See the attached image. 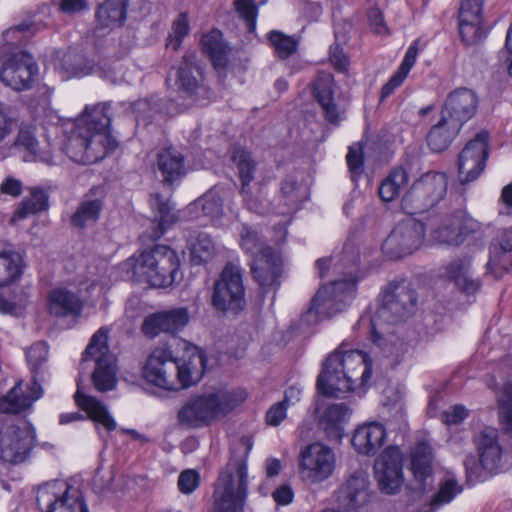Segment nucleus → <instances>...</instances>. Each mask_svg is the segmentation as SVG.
<instances>
[{
    "label": "nucleus",
    "mask_w": 512,
    "mask_h": 512,
    "mask_svg": "<svg viewBox=\"0 0 512 512\" xmlns=\"http://www.w3.org/2000/svg\"><path fill=\"white\" fill-rule=\"evenodd\" d=\"M461 492L462 487L458 484L457 480L453 476L448 475L439 483V490L431 500L429 509L426 512H434L442 505L450 503Z\"/></svg>",
    "instance_id": "3c124183"
},
{
    "label": "nucleus",
    "mask_w": 512,
    "mask_h": 512,
    "mask_svg": "<svg viewBox=\"0 0 512 512\" xmlns=\"http://www.w3.org/2000/svg\"><path fill=\"white\" fill-rule=\"evenodd\" d=\"M141 331L150 339L157 337L161 333L167 334V329L165 327L161 311L147 315L143 320Z\"/></svg>",
    "instance_id": "bf43d9fd"
},
{
    "label": "nucleus",
    "mask_w": 512,
    "mask_h": 512,
    "mask_svg": "<svg viewBox=\"0 0 512 512\" xmlns=\"http://www.w3.org/2000/svg\"><path fill=\"white\" fill-rule=\"evenodd\" d=\"M489 157V134L481 131L469 140L458 156L460 184L474 182L484 172Z\"/></svg>",
    "instance_id": "f3484780"
},
{
    "label": "nucleus",
    "mask_w": 512,
    "mask_h": 512,
    "mask_svg": "<svg viewBox=\"0 0 512 512\" xmlns=\"http://www.w3.org/2000/svg\"><path fill=\"white\" fill-rule=\"evenodd\" d=\"M103 206V199L94 197L93 189H91L89 193L83 196L72 214L70 218L71 225L79 229L94 225L100 217Z\"/></svg>",
    "instance_id": "e433bc0d"
},
{
    "label": "nucleus",
    "mask_w": 512,
    "mask_h": 512,
    "mask_svg": "<svg viewBox=\"0 0 512 512\" xmlns=\"http://www.w3.org/2000/svg\"><path fill=\"white\" fill-rule=\"evenodd\" d=\"M195 208H200L205 216L211 218L220 217L223 214V198L219 189L212 188L193 204Z\"/></svg>",
    "instance_id": "603ef678"
},
{
    "label": "nucleus",
    "mask_w": 512,
    "mask_h": 512,
    "mask_svg": "<svg viewBox=\"0 0 512 512\" xmlns=\"http://www.w3.org/2000/svg\"><path fill=\"white\" fill-rule=\"evenodd\" d=\"M14 145L27 153L25 156L27 161H36L41 159L39 155V142L31 130L20 128Z\"/></svg>",
    "instance_id": "5fc2aeb1"
},
{
    "label": "nucleus",
    "mask_w": 512,
    "mask_h": 512,
    "mask_svg": "<svg viewBox=\"0 0 512 512\" xmlns=\"http://www.w3.org/2000/svg\"><path fill=\"white\" fill-rule=\"evenodd\" d=\"M369 27L373 33L378 35H388L389 30L385 23L383 13L379 8H370L367 13Z\"/></svg>",
    "instance_id": "774afa93"
},
{
    "label": "nucleus",
    "mask_w": 512,
    "mask_h": 512,
    "mask_svg": "<svg viewBox=\"0 0 512 512\" xmlns=\"http://www.w3.org/2000/svg\"><path fill=\"white\" fill-rule=\"evenodd\" d=\"M477 449L481 466L489 473L504 472L512 465V456L503 451L494 428L486 427L480 432Z\"/></svg>",
    "instance_id": "5701e85b"
},
{
    "label": "nucleus",
    "mask_w": 512,
    "mask_h": 512,
    "mask_svg": "<svg viewBox=\"0 0 512 512\" xmlns=\"http://www.w3.org/2000/svg\"><path fill=\"white\" fill-rule=\"evenodd\" d=\"M460 130L461 127L458 124H454L441 115L438 122L430 128L426 136L427 145L433 152H443L449 148Z\"/></svg>",
    "instance_id": "c9c22d12"
},
{
    "label": "nucleus",
    "mask_w": 512,
    "mask_h": 512,
    "mask_svg": "<svg viewBox=\"0 0 512 512\" xmlns=\"http://www.w3.org/2000/svg\"><path fill=\"white\" fill-rule=\"evenodd\" d=\"M361 370L362 381L372 376V364L359 350L343 351L342 347L331 353L317 378V390L326 397H339L340 393L353 391V381L358 379L355 370Z\"/></svg>",
    "instance_id": "20e7f679"
},
{
    "label": "nucleus",
    "mask_w": 512,
    "mask_h": 512,
    "mask_svg": "<svg viewBox=\"0 0 512 512\" xmlns=\"http://www.w3.org/2000/svg\"><path fill=\"white\" fill-rule=\"evenodd\" d=\"M251 446L244 442L231 449V457L220 472L214 496L216 512H243L247 497V458Z\"/></svg>",
    "instance_id": "39448f33"
},
{
    "label": "nucleus",
    "mask_w": 512,
    "mask_h": 512,
    "mask_svg": "<svg viewBox=\"0 0 512 512\" xmlns=\"http://www.w3.org/2000/svg\"><path fill=\"white\" fill-rule=\"evenodd\" d=\"M216 394L217 402L219 403L218 411L220 415L227 414L237 405L242 403L247 397V393L241 389L219 392Z\"/></svg>",
    "instance_id": "4d7b16f0"
},
{
    "label": "nucleus",
    "mask_w": 512,
    "mask_h": 512,
    "mask_svg": "<svg viewBox=\"0 0 512 512\" xmlns=\"http://www.w3.org/2000/svg\"><path fill=\"white\" fill-rule=\"evenodd\" d=\"M95 362L92 382L98 391L106 392L116 386V359L110 353L108 346V329L101 327L91 337L83 352L80 374L85 371V363Z\"/></svg>",
    "instance_id": "1a4fd4ad"
},
{
    "label": "nucleus",
    "mask_w": 512,
    "mask_h": 512,
    "mask_svg": "<svg viewBox=\"0 0 512 512\" xmlns=\"http://www.w3.org/2000/svg\"><path fill=\"white\" fill-rule=\"evenodd\" d=\"M38 75V65L25 51L13 53L0 68V80L16 91L31 89Z\"/></svg>",
    "instance_id": "a211bd4d"
},
{
    "label": "nucleus",
    "mask_w": 512,
    "mask_h": 512,
    "mask_svg": "<svg viewBox=\"0 0 512 512\" xmlns=\"http://www.w3.org/2000/svg\"><path fill=\"white\" fill-rule=\"evenodd\" d=\"M189 32L188 19L184 14H180L178 18L173 22L172 33L169 35L167 40V47H171L173 50H177L182 43L183 38Z\"/></svg>",
    "instance_id": "052dcab7"
},
{
    "label": "nucleus",
    "mask_w": 512,
    "mask_h": 512,
    "mask_svg": "<svg viewBox=\"0 0 512 512\" xmlns=\"http://www.w3.org/2000/svg\"><path fill=\"white\" fill-rule=\"evenodd\" d=\"M381 304L372 318H367L372 341L387 357L399 360L408 344L391 326L408 319L417 309V294L405 281L391 282L380 293Z\"/></svg>",
    "instance_id": "f03ea898"
},
{
    "label": "nucleus",
    "mask_w": 512,
    "mask_h": 512,
    "mask_svg": "<svg viewBox=\"0 0 512 512\" xmlns=\"http://www.w3.org/2000/svg\"><path fill=\"white\" fill-rule=\"evenodd\" d=\"M477 108V95L468 88H459L447 96L441 109V115L462 128L474 117Z\"/></svg>",
    "instance_id": "c85d7f7f"
},
{
    "label": "nucleus",
    "mask_w": 512,
    "mask_h": 512,
    "mask_svg": "<svg viewBox=\"0 0 512 512\" xmlns=\"http://www.w3.org/2000/svg\"><path fill=\"white\" fill-rule=\"evenodd\" d=\"M371 490L367 475L355 472L338 489L336 499L343 512H359L370 501Z\"/></svg>",
    "instance_id": "a878e982"
},
{
    "label": "nucleus",
    "mask_w": 512,
    "mask_h": 512,
    "mask_svg": "<svg viewBox=\"0 0 512 512\" xmlns=\"http://www.w3.org/2000/svg\"><path fill=\"white\" fill-rule=\"evenodd\" d=\"M349 415V408L343 403L328 406L320 418L327 437L331 440H340L344 435L342 423Z\"/></svg>",
    "instance_id": "a19ab883"
},
{
    "label": "nucleus",
    "mask_w": 512,
    "mask_h": 512,
    "mask_svg": "<svg viewBox=\"0 0 512 512\" xmlns=\"http://www.w3.org/2000/svg\"><path fill=\"white\" fill-rule=\"evenodd\" d=\"M311 93L323 118L329 124L339 126L346 117V107L334 76L329 72H319L311 83Z\"/></svg>",
    "instance_id": "4468645a"
},
{
    "label": "nucleus",
    "mask_w": 512,
    "mask_h": 512,
    "mask_svg": "<svg viewBox=\"0 0 512 512\" xmlns=\"http://www.w3.org/2000/svg\"><path fill=\"white\" fill-rule=\"evenodd\" d=\"M110 109L109 102L85 108V115L63 144V151L73 162L94 164L116 149L117 141L109 133Z\"/></svg>",
    "instance_id": "7ed1b4c3"
},
{
    "label": "nucleus",
    "mask_w": 512,
    "mask_h": 512,
    "mask_svg": "<svg viewBox=\"0 0 512 512\" xmlns=\"http://www.w3.org/2000/svg\"><path fill=\"white\" fill-rule=\"evenodd\" d=\"M335 465L334 451L320 442H314L300 453L299 474L305 482L317 484L331 477Z\"/></svg>",
    "instance_id": "dca6fc26"
},
{
    "label": "nucleus",
    "mask_w": 512,
    "mask_h": 512,
    "mask_svg": "<svg viewBox=\"0 0 512 512\" xmlns=\"http://www.w3.org/2000/svg\"><path fill=\"white\" fill-rule=\"evenodd\" d=\"M359 260L358 243L355 238L349 237L337 256L316 261L315 267L319 278H326L331 266L332 273L342 277L335 278L319 288L311 300L309 309L300 318L302 326H312L324 318L332 317L343 311L352 301L356 290Z\"/></svg>",
    "instance_id": "f257e3e1"
},
{
    "label": "nucleus",
    "mask_w": 512,
    "mask_h": 512,
    "mask_svg": "<svg viewBox=\"0 0 512 512\" xmlns=\"http://www.w3.org/2000/svg\"><path fill=\"white\" fill-rule=\"evenodd\" d=\"M188 243L191 262L194 265L207 262L215 252L214 243L207 233L199 232L196 237H191Z\"/></svg>",
    "instance_id": "49530a36"
},
{
    "label": "nucleus",
    "mask_w": 512,
    "mask_h": 512,
    "mask_svg": "<svg viewBox=\"0 0 512 512\" xmlns=\"http://www.w3.org/2000/svg\"><path fill=\"white\" fill-rule=\"evenodd\" d=\"M237 231L240 237L239 244L241 248L247 254H251L253 258L263 249L270 248L269 246H265L262 236L255 227L240 224L237 227Z\"/></svg>",
    "instance_id": "de8ad7c7"
},
{
    "label": "nucleus",
    "mask_w": 512,
    "mask_h": 512,
    "mask_svg": "<svg viewBox=\"0 0 512 512\" xmlns=\"http://www.w3.org/2000/svg\"><path fill=\"white\" fill-rule=\"evenodd\" d=\"M281 193L285 199V204L290 208H297L301 201L298 196V184L292 177L286 178L281 185Z\"/></svg>",
    "instance_id": "69168bd1"
},
{
    "label": "nucleus",
    "mask_w": 512,
    "mask_h": 512,
    "mask_svg": "<svg viewBox=\"0 0 512 512\" xmlns=\"http://www.w3.org/2000/svg\"><path fill=\"white\" fill-rule=\"evenodd\" d=\"M299 393L296 387H289L284 399L272 405L266 413V423L270 426H278L285 418L287 407L290 403V394Z\"/></svg>",
    "instance_id": "6e6d98bb"
},
{
    "label": "nucleus",
    "mask_w": 512,
    "mask_h": 512,
    "mask_svg": "<svg viewBox=\"0 0 512 512\" xmlns=\"http://www.w3.org/2000/svg\"><path fill=\"white\" fill-rule=\"evenodd\" d=\"M186 348L187 356L183 359L177 358V380L179 389L187 388L193 384H196L203 376L206 357L196 347H187V343H183Z\"/></svg>",
    "instance_id": "7c9ffc66"
},
{
    "label": "nucleus",
    "mask_w": 512,
    "mask_h": 512,
    "mask_svg": "<svg viewBox=\"0 0 512 512\" xmlns=\"http://www.w3.org/2000/svg\"><path fill=\"white\" fill-rule=\"evenodd\" d=\"M386 439V429L378 422L366 423L359 426L352 437L355 450L363 455H375L383 446Z\"/></svg>",
    "instance_id": "2f4dec72"
},
{
    "label": "nucleus",
    "mask_w": 512,
    "mask_h": 512,
    "mask_svg": "<svg viewBox=\"0 0 512 512\" xmlns=\"http://www.w3.org/2000/svg\"><path fill=\"white\" fill-rule=\"evenodd\" d=\"M439 277L452 282L460 291L466 294H474L480 284L473 278L471 272V258L467 255L459 256L439 269Z\"/></svg>",
    "instance_id": "c756f323"
},
{
    "label": "nucleus",
    "mask_w": 512,
    "mask_h": 512,
    "mask_svg": "<svg viewBox=\"0 0 512 512\" xmlns=\"http://www.w3.org/2000/svg\"><path fill=\"white\" fill-rule=\"evenodd\" d=\"M128 0H105L96 10V23L101 28L114 29L124 24Z\"/></svg>",
    "instance_id": "ea45409f"
},
{
    "label": "nucleus",
    "mask_w": 512,
    "mask_h": 512,
    "mask_svg": "<svg viewBox=\"0 0 512 512\" xmlns=\"http://www.w3.org/2000/svg\"><path fill=\"white\" fill-rule=\"evenodd\" d=\"M202 50L207 54L215 68H224L227 64V46L219 30H212L201 39Z\"/></svg>",
    "instance_id": "c03bdc74"
},
{
    "label": "nucleus",
    "mask_w": 512,
    "mask_h": 512,
    "mask_svg": "<svg viewBox=\"0 0 512 512\" xmlns=\"http://www.w3.org/2000/svg\"><path fill=\"white\" fill-rule=\"evenodd\" d=\"M74 398L76 404L87 413L91 420L102 425L108 431L116 429L117 424L107 408L96 398L81 393L80 386H78Z\"/></svg>",
    "instance_id": "58836bf2"
},
{
    "label": "nucleus",
    "mask_w": 512,
    "mask_h": 512,
    "mask_svg": "<svg viewBox=\"0 0 512 512\" xmlns=\"http://www.w3.org/2000/svg\"><path fill=\"white\" fill-rule=\"evenodd\" d=\"M231 159L238 170V176L241 182L240 194L247 209L255 213H261V203L253 195L251 183L255 179L257 172V162L248 150L235 147L231 154Z\"/></svg>",
    "instance_id": "cd10ccee"
},
{
    "label": "nucleus",
    "mask_w": 512,
    "mask_h": 512,
    "mask_svg": "<svg viewBox=\"0 0 512 512\" xmlns=\"http://www.w3.org/2000/svg\"><path fill=\"white\" fill-rule=\"evenodd\" d=\"M49 207V196L47 192L39 187L29 189V195L25 196L16 208L12 221L23 220L47 210Z\"/></svg>",
    "instance_id": "79ce46f5"
},
{
    "label": "nucleus",
    "mask_w": 512,
    "mask_h": 512,
    "mask_svg": "<svg viewBox=\"0 0 512 512\" xmlns=\"http://www.w3.org/2000/svg\"><path fill=\"white\" fill-rule=\"evenodd\" d=\"M36 442L35 428L23 419L5 416L0 419V460L9 464L25 462Z\"/></svg>",
    "instance_id": "0eeeda50"
},
{
    "label": "nucleus",
    "mask_w": 512,
    "mask_h": 512,
    "mask_svg": "<svg viewBox=\"0 0 512 512\" xmlns=\"http://www.w3.org/2000/svg\"><path fill=\"white\" fill-rule=\"evenodd\" d=\"M382 404L396 414L403 411V394L394 387H388L383 392Z\"/></svg>",
    "instance_id": "338daca9"
},
{
    "label": "nucleus",
    "mask_w": 512,
    "mask_h": 512,
    "mask_svg": "<svg viewBox=\"0 0 512 512\" xmlns=\"http://www.w3.org/2000/svg\"><path fill=\"white\" fill-rule=\"evenodd\" d=\"M409 181V174L402 166L394 167L381 181L378 194L383 202L394 201L406 187Z\"/></svg>",
    "instance_id": "37998d69"
},
{
    "label": "nucleus",
    "mask_w": 512,
    "mask_h": 512,
    "mask_svg": "<svg viewBox=\"0 0 512 512\" xmlns=\"http://www.w3.org/2000/svg\"><path fill=\"white\" fill-rule=\"evenodd\" d=\"M218 408L217 394L194 395L178 411V422L187 428L207 426L220 416Z\"/></svg>",
    "instance_id": "412c9836"
},
{
    "label": "nucleus",
    "mask_w": 512,
    "mask_h": 512,
    "mask_svg": "<svg viewBox=\"0 0 512 512\" xmlns=\"http://www.w3.org/2000/svg\"><path fill=\"white\" fill-rule=\"evenodd\" d=\"M268 40L273 46L278 58L284 60L294 54L299 46V38L295 35H286L281 31L272 30L268 34Z\"/></svg>",
    "instance_id": "09e8293b"
},
{
    "label": "nucleus",
    "mask_w": 512,
    "mask_h": 512,
    "mask_svg": "<svg viewBox=\"0 0 512 512\" xmlns=\"http://www.w3.org/2000/svg\"><path fill=\"white\" fill-rule=\"evenodd\" d=\"M48 357V346L44 342L33 344L26 352V359L33 375L32 385L25 393L22 383H17L5 396L0 399V412L3 414H19L38 400L43 390L39 381L43 380V365Z\"/></svg>",
    "instance_id": "423d86ee"
},
{
    "label": "nucleus",
    "mask_w": 512,
    "mask_h": 512,
    "mask_svg": "<svg viewBox=\"0 0 512 512\" xmlns=\"http://www.w3.org/2000/svg\"><path fill=\"white\" fill-rule=\"evenodd\" d=\"M448 177L443 172L429 171L417 178L401 201L406 214H420L435 207L444 199Z\"/></svg>",
    "instance_id": "9d476101"
},
{
    "label": "nucleus",
    "mask_w": 512,
    "mask_h": 512,
    "mask_svg": "<svg viewBox=\"0 0 512 512\" xmlns=\"http://www.w3.org/2000/svg\"><path fill=\"white\" fill-rule=\"evenodd\" d=\"M503 432L512 438V384L505 383L497 394Z\"/></svg>",
    "instance_id": "8fccbe9b"
},
{
    "label": "nucleus",
    "mask_w": 512,
    "mask_h": 512,
    "mask_svg": "<svg viewBox=\"0 0 512 512\" xmlns=\"http://www.w3.org/2000/svg\"><path fill=\"white\" fill-rule=\"evenodd\" d=\"M253 279L259 285L262 293L276 291L280 287V277L283 272V261L273 248L263 249L250 264Z\"/></svg>",
    "instance_id": "4be33fe9"
},
{
    "label": "nucleus",
    "mask_w": 512,
    "mask_h": 512,
    "mask_svg": "<svg viewBox=\"0 0 512 512\" xmlns=\"http://www.w3.org/2000/svg\"><path fill=\"white\" fill-rule=\"evenodd\" d=\"M52 2L61 13L70 17L88 10L87 0H52Z\"/></svg>",
    "instance_id": "0e129e2a"
},
{
    "label": "nucleus",
    "mask_w": 512,
    "mask_h": 512,
    "mask_svg": "<svg viewBox=\"0 0 512 512\" xmlns=\"http://www.w3.org/2000/svg\"><path fill=\"white\" fill-rule=\"evenodd\" d=\"M137 268L151 286L169 287L180 273V259L170 246L154 244L141 252Z\"/></svg>",
    "instance_id": "6e6552de"
},
{
    "label": "nucleus",
    "mask_w": 512,
    "mask_h": 512,
    "mask_svg": "<svg viewBox=\"0 0 512 512\" xmlns=\"http://www.w3.org/2000/svg\"><path fill=\"white\" fill-rule=\"evenodd\" d=\"M484 0H462L458 12L461 40L466 46L476 45L487 37L483 26Z\"/></svg>",
    "instance_id": "b1692460"
},
{
    "label": "nucleus",
    "mask_w": 512,
    "mask_h": 512,
    "mask_svg": "<svg viewBox=\"0 0 512 512\" xmlns=\"http://www.w3.org/2000/svg\"><path fill=\"white\" fill-rule=\"evenodd\" d=\"M211 304L220 312L237 313L246 305L245 288L241 268L227 263L219 279L214 283Z\"/></svg>",
    "instance_id": "f8f14e48"
},
{
    "label": "nucleus",
    "mask_w": 512,
    "mask_h": 512,
    "mask_svg": "<svg viewBox=\"0 0 512 512\" xmlns=\"http://www.w3.org/2000/svg\"><path fill=\"white\" fill-rule=\"evenodd\" d=\"M156 168L160 172L163 182L172 184L185 175V158L173 147L162 149L157 153Z\"/></svg>",
    "instance_id": "f704fd0d"
},
{
    "label": "nucleus",
    "mask_w": 512,
    "mask_h": 512,
    "mask_svg": "<svg viewBox=\"0 0 512 512\" xmlns=\"http://www.w3.org/2000/svg\"><path fill=\"white\" fill-rule=\"evenodd\" d=\"M83 310V303L77 293L59 287L48 294V311L56 317H78Z\"/></svg>",
    "instance_id": "473e14b6"
},
{
    "label": "nucleus",
    "mask_w": 512,
    "mask_h": 512,
    "mask_svg": "<svg viewBox=\"0 0 512 512\" xmlns=\"http://www.w3.org/2000/svg\"><path fill=\"white\" fill-rule=\"evenodd\" d=\"M150 205L156 212L159 219L152 223V232L150 237L157 240L163 236L166 230L178 220L175 213V207L169 199L163 198L160 194L152 195Z\"/></svg>",
    "instance_id": "4c0bfd02"
},
{
    "label": "nucleus",
    "mask_w": 512,
    "mask_h": 512,
    "mask_svg": "<svg viewBox=\"0 0 512 512\" xmlns=\"http://www.w3.org/2000/svg\"><path fill=\"white\" fill-rule=\"evenodd\" d=\"M426 227L422 221L408 217L399 221L382 244L390 258H402L418 250L425 238Z\"/></svg>",
    "instance_id": "2eb2a0df"
},
{
    "label": "nucleus",
    "mask_w": 512,
    "mask_h": 512,
    "mask_svg": "<svg viewBox=\"0 0 512 512\" xmlns=\"http://www.w3.org/2000/svg\"><path fill=\"white\" fill-rule=\"evenodd\" d=\"M410 470L417 482V489L420 492L425 491L427 480L433 472V453L428 443L419 442L411 449Z\"/></svg>",
    "instance_id": "72a5a7b5"
},
{
    "label": "nucleus",
    "mask_w": 512,
    "mask_h": 512,
    "mask_svg": "<svg viewBox=\"0 0 512 512\" xmlns=\"http://www.w3.org/2000/svg\"><path fill=\"white\" fill-rule=\"evenodd\" d=\"M479 223L468 217L462 210H457L442 219L441 224L433 229V238L442 244L458 246L466 236L475 232Z\"/></svg>",
    "instance_id": "bb28decb"
},
{
    "label": "nucleus",
    "mask_w": 512,
    "mask_h": 512,
    "mask_svg": "<svg viewBox=\"0 0 512 512\" xmlns=\"http://www.w3.org/2000/svg\"><path fill=\"white\" fill-rule=\"evenodd\" d=\"M174 87L184 97L199 102L208 96V89L203 84V73L196 63L194 53H186L174 75Z\"/></svg>",
    "instance_id": "aec40b11"
},
{
    "label": "nucleus",
    "mask_w": 512,
    "mask_h": 512,
    "mask_svg": "<svg viewBox=\"0 0 512 512\" xmlns=\"http://www.w3.org/2000/svg\"><path fill=\"white\" fill-rule=\"evenodd\" d=\"M234 7L239 16L245 21L248 32H254L258 15V8L254 0H235Z\"/></svg>",
    "instance_id": "13d9d810"
},
{
    "label": "nucleus",
    "mask_w": 512,
    "mask_h": 512,
    "mask_svg": "<svg viewBox=\"0 0 512 512\" xmlns=\"http://www.w3.org/2000/svg\"><path fill=\"white\" fill-rule=\"evenodd\" d=\"M55 69L62 79L81 78L90 74H96L111 82H114L116 79L115 67L110 62L103 60L98 64H94L85 55L72 50L64 53L62 59L56 64Z\"/></svg>",
    "instance_id": "6ab92c4d"
},
{
    "label": "nucleus",
    "mask_w": 512,
    "mask_h": 512,
    "mask_svg": "<svg viewBox=\"0 0 512 512\" xmlns=\"http://www.w3.org/2000/svg\"><path fill=\"white\" fill-rule=\"evenodd\" d=\"M36 504L42 512H89L80 492L62 480H52L39 485Z\"/></svg>",
    "instance_id": "9b49d317"
},
{
    "label": "nucleus",
    "mask_w": 512,
    "mask_h": 512,
    "mask_svg": "<svg viewBox=\"0 0 512 512\" xmlns=\"http://www.w3.org/2000/svg\"><path fill=\"white\" fill-rule=\"evenodd\" d=\"M177 484L183 494H191L200 484V475L193 469L184 470L180 473Z\"/></svg>",
    "instance_id": "e2e57ef3"
},
{
    "label": "nucleus",
    "mask_w": 512,
    "mask_h": 512,
    "mask_svg": "<svg viewBox=\"0 0 512 512\" xmlns=\"http://www.w3.org/2000/svg\"><path fill=\"white\" fill-rule=\"evenodd\" d=\"M22 258L15 251L0 253V287H5L17 280L22 273Z\"/></svg>",
    "instance_id": "a18cd8bd"
},
{
    "label": "nucleus",
    "mask_w": 512,
    "mask_h": 512,
    "mask_svg": "<svg viewBox=\"0 0 512 512\" xmlns=\"http://www.w3.org/2000/svg\"><path fill=\"white\" fill-rule=\"evenodd\" d=\"M165 322L167 334L175 335L182 331L190 321L189 311L186 307H176L161 311Z\"/></svg>",
    "instance_id": "864d4df0"
},
{
    "label": "nucleus",
    "mask_w": 512,
    "mask_h": 512,
    "mask_svg": "<svg viewBox=\"0 0 512 512\" xmlns=\"http://www.w3.org/2000/svg\"><path fill=\"white\" fill-rule=\"evenodd\" d=\"M132 112L135 114L136 121L139 124H148L155 116L157 110L147 99H141L131 104Z\"/></svg>",
    "instance_id": "680f3d73"
},
{
    "label": "nucleus",
    "mask_w": 512,
    "mask_h": 512,
    "mask_svg": "<svg viewBox=\"0 0 512 512\" xmlns=\"http://www.w3.org/2000/svg\"><path fill=\"white\" fill-rule=\"evenodd\" d=\"M177 369V357L171 345L165 343L150 353L143 368V376L148 383L158 388L175 391L179 389Z\"/></svg>",
    "instance_id": "ddd939ff"
},
{
    "label": "nucleus",
    "mask_w": 512,
    "mask_h": 512,
    "mask_svg": "<svg viewBox=\"0 0 512 512\" xmlns=\"http://www.w3.org/2000/svg\"><path fill=\"white\" fill-rule=\"evenodd\" d=\"M374 473L381 491L394 494L403 479L402 456L399 448L387 447L376 459Z\"/></svg>",
    "instance_id": "393cba45"
}]
</instances>
